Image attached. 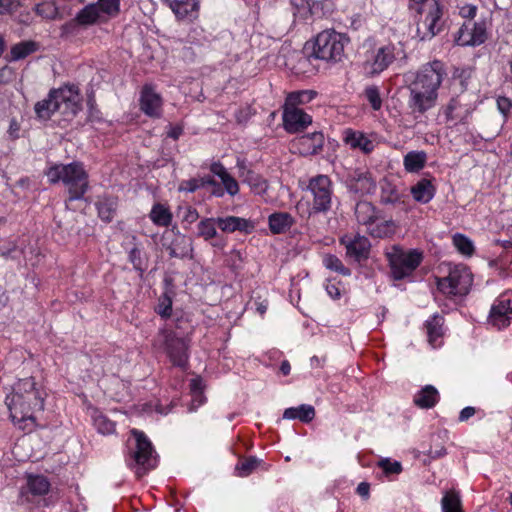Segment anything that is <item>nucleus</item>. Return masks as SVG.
I'll return each mask as SVG.
<instances>
[{"instance_id":"obj_1","label":"nucleus","mask_w":512,"mask_h":512,"mask_svg":"<svg viewBox=\"0 0 512 512\" xmlns=\"http://www.w3.org/2000/svg\"><path fill=\"white\" fill-rule=\"evenodd\" d=\"M446 75L444 65L435 60L424 65L408 85L407 101L411 114L417 118L434 108L438 100V90Z\"/></svg>"},{"instance_id":"obj_2","label":"nucleus","mask_w":512,"mask_h":512,"mask_svg":"<svg viewBox=\"0 0 512 512\" xmlns=\"http://www.w3.org/2000/svg\"><path fill=\"white\" fill-rule=\"evenodd\" d=\"M45 397V391L34 377L20 379L5 398L11 420L20 429H25L28 422L33 426L35 413L44 410Z\"/></svg>"},{"instance_id":"obj_3","label":"nucleus","mask_w":512,"mask_h":512,"mask_svg":"<svg viewBox=\"0 0 512 512\" xmlns=\"http://www.w3.org/2000/svg\"><path fill=\"white\" fill-rule=\"evenodd\" d=\"M81 110V96L76 86L52 89L48 96L38 101L34 111L39 119L48 120L59 111L64 117H74Z\"/></svg>"},{"instance_id":"obj_4","label":"nucleus","mask_w":512,"mask_h":512,"mask_svg":"<svg viewBox=\"0 0 512 512\" xmlns=\"http://www.w3.org/2000/svg\"><path fill=\"white\" fill-rule=\"evenodd\" d=\"M51 184L62 182L68 190L69 201L80 200L89 187L88 173L81 162L54 164L45 172Z\"/></svg>"},{"instance_id":"obj_5","label":"nucleus","mask_w":512,"mask_h":512,"mask_svg":"<svg viewBox=\"0 0 512 512\" xmlns=\"http://www.w3.org/2000/svg\"><path fill=\"white\" fill-rule=\"evenodd\" d=\"M409 9L417 13V37L429 41L444 29L443 9L438 0H410Z\"/></svg>"},{"instance_id":"obj_6","label":"nucleus","mask_w":512,"mask_h":512,"mask_svg":"<svg viewBox=\"0 0 512 512\" xmlns=\"http://www.w3.org/2000/svg\"><path fill=\"white\" fill-rule=\"evenodd\" d=\"M130 434L127 464L135 471L136 476L141 478L148 471L156 468L158 462L157 454L144 432L134 428L130 431Z\"/></svg>"},{"instance_id":"obj_7","label":"nucleus","mask_w":512,"mask_h":512,"mask_svg":"<svg viewBox=\"0 0 512 512\" xmlns=\"http://www.w3.org/2000/svg\"><path fill=\"white\" fill-rule=\"evenodd\" d=\"M472 285L473 274L464 264L450 265L446 276L436 277L437 290L451 300L467 296Z\"/></svg>"},{"instance_id":"obj_8","label":"nucleus","mask_w":512,"mask_h":512,"mask_svg":"<svg viewBox=\"0 0 512 512\" xmlns=\"http://www.w3.org/2000/svg\"><path fill=\"white\" fill-rule=\"evenodd\" d=\"M354 215L358 224L366 227V231L375 238H384L395 232L392 220H386L382 211L369 201H359L355 205Z\"/></svg>"},{"instance_id":"obj_9","label":"nucleus","mask_w":512,"mask_h":512,"mask_svg":"<svg viewBox=\"0 0 512 512\" xmlns=\"http://www.w3.org/2000/svg\"><path fill=\"white\" fill-rule=\"evenodd\" d=\"M349 38L334 29H326L318 33L313 46V56L326 62L337 63L344 57V49Z\"/></svg>"},{"instance_id":"obj_10","label":"nucleus","mask_w":512,"mask_h":512,"mask_svg":"<svg viewBox=\"0 0 512 512\" xmlns=\"http://www.w3.org/2000/svg\"><path fill=\"white\" fill-rule=\"evenodd\" d=\"M477 102L478 96L474 92L462 91L440 108V115L449 126L464 125L476 110Z\"/></svg>"},{"instance_id":"obj_11","label":"nucleus","mask_w":512,"mask_h":512,"mask_svg":"<svg viewBox=\"0 0 512 512\" xmlns=\"http://www.w3.org/2000/svg\"><path fill=\"white\" fill-rule=\"evenodd\" d=\"M154 347L163 350L173 365L185 368L189 359V343L186 339L178 337L171 329H160L155 340Z\"/></svg>"},{"instance_id":"obj_12","label":"nucleus","mask_w":512,"mask_h":512,"mask_svg":"<svg viewBox=\"0 0 512 512\" xmlns=\"http://www.w3.org/2000/svg\"><path fill=\"white\" fill-rule=\"evenodd\" d=\"M391 275L395 280H402L416 270L422 262V253L417 250L404 251L398 246H393L386 253Z\"/></svg>"},{"instance_id":"obj_13","label":"nucleus","mask_w":512,"mask_h":512,"mask_svg":"<svg viewBox=\"0 0 512 512\" xmlns=\"http://www.w3.org/2000/svg\"><path fill=\"white\" fill-rule=\"evenodd\" d=\"M308 190L313 196L312 210L326 213L332 207L333 182L327 175H317L309 180Z\"/></svg>"},{"instance_id":"obj_14","label":"nucleus","mask_w":512,"mask_h":512,"mask_svg":"<svg viewBox=\"0 0 512 512\" xmlns=\"http://www.w3.org/2000/svg\"><path fill=\"white\" fill-rule=\"evenodd\" d=\"M395 58L394 45H383L367 52L364 69L371 76L378 75L386 70L394 62Z\"/></svg>"},{"instance_id":"obj_15","label":"nucleus","mask_w":512,"mask_h":512,"mask_svg":"<svg viewBox=\"0 0 512 512\" xmlns=\"http://www.w3.org/2000/svg\"><path fill=\"white\" fill-rule=\"evenodd\" d=\"M512 320V291L500 294L493 302L488 322L497 329L508 327Z\"/></svg>"},{"instance_id":"obj_16","label":"nucleus","mask_w":512,"mask_h":512,"mask_svg":"<svg viewBox=\"0 0 512 512\" xmlns=\"http://www.w3.org/2000/svg\"><path fill=\"white\" fill-rule=\"evenodd\" d=\"M487 39L486 23L484 21H466L455 34L454 41L459 46H479Z\"/></svg>"},{"instance_id":"obj_17","label":"nucleus","mask_w":512,"mask_h":512,"mask_svg":"<svg viewBox=\"0 0 512 512\" xmlns=\"http://www.w3.org/2000/svg\"><path fill=\"white\" fill-rule=\"evenodd\" d=\"M282 122L287 133L295 134L303 132L312 124V116L303 109L282 106Z\"/></svg>"},{"instance_id":"obj_18","label":"nucleus","mask_w":512,"mask_h":512,"mask_svg":"<svg viewBox=\"0 0 512 512\" xmlns=\"http://www.w3.org/2000/svg\"><path fill=\"white\" fill-rule=\"evenodd\" d=\"M346 186L352 193L367 195L375 192L376 180L368 170L356 169L347 176Z\"/></svg>"},{"instance_id":"obj_19","label":"nucleus","mask_w":512,"mask_h":512,"mask_svg":"<svg viewBox=\"0 0 512 512\" xmlns=\"http://www.w3.org/2000/svg\"><path fill=\"white\" fill-rule=\"evenodd\" d=\"M340 244L346 249V256L356 262L365 260L369 256L370 241L365 236L346 234L340 238Z\"/></svg>"},{"instance_id":"obj_20","label":"nucleus","mask_w":512,"mask_h":512,"mask_svg":"<svg viewBox=\"0 0 512 512\" xmlns=\"http://www.w3.org/2000/svg\"><path fill=\"white\" fill-rule=\"evenodd\" d=\"M162 97L151 85H144L139 98L140 110L148 117L160 118L162 115Z\"/></svg>"},{"instance_id":"obj_21","label":"nucleus","mask_w":512,"mask_h":512,"mask_svg":"<svg viewBox=\"0 0 512 512\" xmlns=\"http://www.w3.org/2000/svg\"><path fill=\"white\" fill-rule=\"evenodd\" d=\"M324 135L322 132L304 134L294 140L293 145L302 156H313L319 154L324 146Z\"/></svg>"},{"instance_id":"obj_22","label":"nucleus","mask_w":512,"mask_h":512,"mask_svg":"<svg viewBox=\"0 0 512 512\" xmlns=\"http://www.w3.org/2000/svg\"><path fill=\"white\" fill-rule=\"evenodd\" d=\"M343 141L351 149H358L364 154H370L375 149V142L365 133L347 128L343 131Z\"/></svg>"},{"instance_id":"obj_23","label":"nucleus","mask_w":512,"mask_h":512,"mask_svg":"<svg viewBox=\"0 0 512 512\" xmlns=\"http://www.w3.org/2000/svg\"><path fill=\"white\" fill-rule=\"evenodd\" d=\"M217 226L225 233L239 231L245 234L252 233L256 227L252 220L237 216L217 217Z\"/></svg>"},{"instance_id":"obj_24","label":"nucleus","mask_w":512,"mask_h":512,"mask_svg":"<svg viewBox=\"0 0 512 512\" xmlns=\"http://www.w3.org/2000/svg\"><path fill=\"white\" fill-rule=\"evenodd\" d=\"M172 10L178 20L197 18L199 0H162Z\"/></svg>"},{"instance_id":"obj_25","label":"nucleus","mask_w":512,"mask_h":512,"mask_svg":"<svg viewBox=\"0 0 512 512\" xmlns=\"http://www.w3.org/2000/svg\"><path fill=\"white\" fill-rule=\"evenodd\" d=\"M295 222V218L288 212H274L268 217V225L272 234H285Z\"/></svg>"},{"instance_id":"obj_26","label":"nucleus","mask_w":512,"mask_h":512,"mask_svg":"<svg viewBox=\"0 0 512 512\" xmlns=\"http://www.w3.org/2000/svg\"><path fill=\"white\" fill-rule=\"evenodd\" d=\"M166 250L172 258L189 257L193 251L192 241L185 235L178 233L174 236L171 243L166 246Z\"/></svg>"},{"instance_id":"obj_27","label":"nucleus","mask_w":512,"mask_h":512,"mask_svg":"<svg viewBox=\"0 0 512 512\" xmlns=\"http://www.w3.org/2000/svg\"><path fill=\"white\" fill-rule=\"evenodd\" d=\"M440 400V394L433 385H425L413 397V403L421 409H431Z\"/></svg>"},{"instance_id":"obj_28","label":"nucleus","mask_w":512,"mask_h":512,"mask_svg":"<svg viewBox=\"0 0 512 512\" xmlns=\"http://www.w3.org/2000/svg\"><path fill=\"white\" fill-rule=\"evenodd\" d=\"M102 20L106 19L95 2L83 7L75 16V21L80 26H91Z\"/></svg>"},{"instance_id":"obj_29","label":"nucleus","mask_w":512,"mask_h":512,"mask_svg":"<svg viewBox=\"0 0 512 512\" xmlns=\"http://www.w3.org/2000/svg\"><path fill=\"white\" fill-rule=\"evenodd\" d=\"M436 192V188L430 179L422 178L411 187L413 199L417 202L426 204L430 202Z\"/></svg>"},{"instance_id":"obj_30","label":"nucleus","mask_w":512,"mask_h":512,"mask_svg":"<svg viewBox=\"0 0 512 512\" xmlns=\"http://www.w3.org/2000/svg\"><path fill=\"white\" fill-rule=\"evenodd\" d=\"M427 162V153L423 150L409 151L403 157V166L408 173H418Z\"/></svg>"},{"instance_id":"obj_31","label":"nucleus","mask_w":512,"mask_h":512,"mask_svg":"<svg viewBox=\"0 0 512 512\" xmlns=\"http://www.w3.org/2000/svg\"><path fill=\"white\" fill-rule=\"evenodd\" d=\"M443 325H444V318L437 313L432 315L425 322L428 341L433 347H437L439 345L437 343V341L444 334Z\"/></svg>"},{"instance_id":"obj_32","label":"nucleus","mask_w":512,"mask_h":512,"mask_svg":"<svg viewBox=\"0 0 512 512\" xmlns=\"http://www.w3.org/2000/svg\"><path fill=\"white\" fill-rule=\"evenodd\" d=\"M317 95L314 90H298L287 94L284 107L301 109L300 106L311 102Z\"/></svg>"},{"instance_id":"obj_33","label":"nucleus","mask_w":512,"mask_h":512,"mask_svg":"<svg viewBox=\"0 0 512 512\" xmlns=\"http://www.w3.org/2000/svg\"><path fill=\"white\" fill-rule=\"evenodd\" d=\"M315 417V409L312 405L302 404L298 407H290L285 409L283 413L284 419L294 420L298 419L302 422L308 423Z\"/></svg>"},{"instance_id":"obj_34","label":"nucleus","mask_w":512,"mask_h":512,"mask_svg":"<svg viewBox=\"0 0 512 512\" xmlns=\"http://www.w3.org/2000/svg\"><path fill=\"white\" fill-rule=\"evenodd\" d=\"M149 218L156 226L168 227L172 223L173 215L167 206L156 203L151 208Z\"/></svg>"},{"instance_id":"obj_35","label":"nucleus","mask_w":512,"mask_h":512,"mask_svg":"<svg viewBox=\"0 0 512 512\" xmlns=\"http://www.w3.org/2000/svg\"><path fill=\"white\" fill-rule=\"evenodd\" d=\"M38 44L32 40L21 41L10 49L9 61H18L36 52Z\"/></svg>"},{"instance_id":"obj_36","label":"nucleus","mask_w":512,"mask_h":512,"mask_svg":"<svg viewBox=\"0 0 512 512\" xmlns=\"http://www.w3.org/2000/svg\"><path fill=\"white\" fill-rule=\"evenodd\" d=\"M99 217L105 222H111L114 218L117 201L113 197H102L96 202Z\"/></svg>"},{"instance_id":"obj_37","label":"nucleus","mask_w":512,"mask_h":512,"mask_svg":"<svg viewBox=\"0 0 512 512\" xmlns=\"http://www.w3.org/2000/svg\"><path fill=\"white\" fill-rule=\"evenodd\" d=\"M403 194L399 188L390 181L381 184V202L384 204H396L403 202Z\"/></svg>"},{"instance_id":"obj_38","label":"nucleus","mask_w":512,"mask_h":512,"mask_svg":"<svg viewBox=\"0 0 512 512\" xmlns=\"http://www.w3.org/2000/svg\"><path fill=\"white\" fill-rule=\"evenodd\" d=\"M217 218H204L197 225V235L205 241L212 240L217 236Z\"/></svg>"},{"instance_id":"obj_39","label":"nucleus","mask_w":512,"mask_h":512,"mask_svg":"<svg viewBox=\"0 0 512 512\" xmlns=\"http://www.w3.org/2000/svg\"><path fill=\"white\" fill-rule=\"evenodd\" d=\"M28 489L35 496H42L49 492L50 483L45 476L35 475L28 477Z\"/></svg>"},{"instance_id":"obj_40","label":"nucleus","mask_w":512,"mask_h":512,"mask_svg":"<svg viewBox=\"0 0 512 512\" xmlns=\"http://www.w3.org/2000/svg\"><path fill=\"white\" fill-rule=\"evenodd\" d=\"M92 417L93 424L99 433L109 435L115 432V423L98 410L94 411Z\"/></svg>"},{"instance_id":"obj_41","label":"nucleus","mask_w":512,"mask_h":512,"mask_svg":"<svg viewBox=\"0 0 512 512\" xmlns=\"http://www.w3.org/2000/svg\"><path fill=\"white\" fill-rule=\"evenodd\" d=\"M244 181L251 187L254 193L264 194L268 189V183L259 174L248 171Z\"/></svg>"},{"instance_id":"obj_42","label":"nucleus","mask_w":512,"mask_h":512,"mask_svg":"<svg viewBox=\"0 0 512 512\" xmlns=\"http://www.w3.org/2000/svg\"><path fill=\"white\" fill-rule=\"evenodd\" d=\"M441 505L443 512H463L461 499L455 492H447L441 500Z\"/></svg>"},{"instance_id":"obj_43","label":"nucleus","mask_w":512,"mask_h":512,"mask_svg":"<svg viewBox=\"0 0 512 512\" xmlns=\"http://www.w3.org/2000/svg\"><path fill=\"white\" fill-rule=\"evenodd\" d=\"M323 264L324 266L331 270L335 271L343 276H350L351 270L347 267H345L342 263V261L333 254H327L323 258Z\"/></svg>"},{"instance_id":"obj_44","label":"nucleus","mask_w":512,"mask_h":512,"mask_svg":"<svg viewBox=\"0 0 512 512\" xmlns=\"http://www.w3.org/2000/svg\"><path fill=\"white\" fill-rule=\"evenodd\" d=\"M97 7L106 18H114L120 13V0H97Z\"/></svg>"},{"instance_id":"obj_45","label":"nucleus","mask_w":512,"mask_h":512,"mask_svg":"<svg viewBox=\"0 0 512 512\" xmlns=\"http://www.w3.org/2000/svg\"><path fill=\"white\" fill-rule=\"evenodd\" d=\"M453 244L456 249L465 256H471L474 252L472 241L463 234L454 235Z\"/></svg>"},{"instance_id":"obj_46","label":"nucleus","mask_w":512,"mask_h":512,"mask_svg":"<svg viewBox=\"0 0 512 512\" xmlns=\"http://www.w3.org/2000/svg\"><path fill=\"white\" fill-rule=\"evenodd\" d=\"M155 311L162 318H169L172 314V298L166 293L162 294L158 299Z\"/></svg>"},{"instance_id":"obj_47","label":"nucleus","mask_w":512,"mask_h":512,"mask_svg":"<svg viewBox=\"0 0 512 512\" xmlns=\"http://www.w3.org/2000/svg\"><path fill=\"white\" fill-rule=\"evenodd\" d=\"M364 95L367 99V101L370 103L373 110L378 111L382 107V99L380 96V91L377 86H368L365 91Z\"/></svg>"},{"instance_id":"obj_48","label":"nucleus","mask_w":512,"mask_h":512,"mask_svg":"<svg viewBox=\"0 0 512 512\" xmlns=\"http://www.w3.org/2000/svg\"><path fill=\"white\" fill-rule=\"evenodd\" d=\"M259 464V460L256 457H248L237 464L236 470L238 471V476L246 477L248 476Z\"/></svg>"},{"instance_id":"obj_49","label":"nucleus","mask_w":512,"mask_h":512,"mask_svg":"<svg viewBox=\"0 0 512 512\" xmlns=\"http://www.w3.org/2000/svg\"><path fill=\"white\" fill-rule=\"evenodd\" d=\"M35 12L37 15L45 19H54L57 16V8L53 3L43 2L35 6Z\"/></svg>"},{"instance_id":"obj_50","label":"nucleus","mask_w":512,"mask_h":512,"mask_svg":"<svg viewBox=\"0 0 512 512\" xmlns=\"http://www.w3.org/2000/svg\"><path fill=\"white\" fill-rule=\"evenodd\" d=\"M220 180L227 194L235 196L239 193V184L229 172Z\"/></svg>"},{"instance_id":"obj_51","label":"nucleus","mask_w":512,"mask_h":512,"mask_svg":"<svg viewBox=\"0 0 512 512\" xmlns=\"http://www.w3.org/2000/svg\"><path fill=\"white\" fill-rule=\"evenodd\" d=\"M128 258L135 270L143 272L146 269L141 250L138 247L135 246L129 251Z\"/></svg>"},{"instance_id":"obj_52","label":"nucleus","mask_w":512,"mask_h":512,"mask_svg":"<svg viewBox=\"0 0 512 512\" xmlns=\"http://www.w3.org/2000/svg\"><path fill=\"white\" fill-rule=\"evenodd\" d=\"M379 466L386 474H399L402 471V465L398 461H391L390 459H382Z\"/></svg>"},{"instance_id":"obj_53","label":"nucleus","mask_w":512,"mask_h":512,"mask_svg":"<svg viewBox=\"0 0 512 512\" xmlns=\"http://www.w3.org/2000/svg\"><path fill=\"white\" fill-rule=\"evenodd\" d=\"M477 11V6L472 4H464L459 7V15L468 21H471L475 18Z\"/></svg>"},{"instance_id":"obj_54","label":"nucleus","mask_w":512,"mask_h":512,"mask_svg":"<svg viewBox=\"0 0 512 512\" xmlns=\"http://www.w3.org/2000/svg\"><path fill=\"white\" fill-rule=\"evenodd\" d=\"M200 188H201V186H200L199 178H192V179L182 181L180 184L179 190L192 193Z\"/></svg>"},{"instance_id":"obj_55","label":"nucleus","mask_w":512,"mask_h":512,"mask_svg":"<svg viewBox=\"0 0 512 512\" xmlns=\"http://www.w3.org/2000/svg\"><path fill=\"white\" fill-rule=\"evenodd\" d=\"M18 6V0H0V14L12 13Z\"/></svg>"},{"instance_id":"obj_56","label":"nucleus","mask_w":512,"mask_h":512,"mask_svg":"<svg viewBox=\"0 0 512 512\" xmlns=\"http://www.w3.org/2000/svg\"><path fill=\"white\" fill-rule=\"evenodd\" d=\"M14 78V70L8 65H5L0 68V85L8 84Z\"/></svg>"},{"instance_id":"obj_57","label":"nucleus","mask_w":512,"mask_h":512,"mask_svg":"<svg viewBox=\"0 0 512 512\" xmlns=\"http://www.w3.org/2000/svg\"><path fill=\"white\" fill-rule=\"evenodd\" d=\"M497 107L504 116H507L510 108L512 107L511 100L507 97H499L497 99Z\"/></svg>"},{"instance_id":"obj_58","label":"nucleus","mask_w":512,"mask_h":512,"mask_svg":"<svg viewBox=\"0 0 512 512\" xmlns=\"http://www.w3.org/2000/svg\"><path fill=\"white\" fill-rule=\"evenodd\" d=\"M210 171L213 175L219 177L220 178H223L224 175H226L228 173L227 169L224 167V165L219 162V161H216V162H213L211 165H210Z\"/></svg>"},{"instance_id":"obj_59","label":"nucleus","mask_w":512,"mask_h":512,"mask_svg":"<svg viewBox=\"0 0 512 512\" xmlns=\"http://www.w3.org/2000/svg\"><path fill=\"white\" fill-rule=\"evenodd\" d=\"M199 218V214L197 210L191 206H188L185 208L184 215H183V221L191 224L195 222Z\"/></svg>"},{"instance_id":"obj_60","label":"nucleus","mask_w":512,"mask_h":512,"mask_svg":"<svg viewBox=\"0 0 512 512\" xmlns=\"http://www.w3.org/2000/svg\"><path fill=\"white\" fill-rule=\"evenodd\" d=\"M325 289H326L327 294L332 299L336 300V299H339L341 297V291H340L339 287L335 283H333L331 281H328V283L325 286Z\"/></svg>"},{"instance_id":"obj_61","label":"nucleus","mask_w":512,"mask_h":512,"mask_svg":"<svg viewBox=\"0 0 512 512\" xmlns=\"http://www.w3.org/2000/svg\"><path fill=\"white\" fill-rule=\"evenodd\" d=\"M446 454V449L442 445L431 446L427 451V455L432 459L443 457Z\"/></svg>"},{"instance_id":"obj_62","label":"nucleus","mask_w":512,"mask_h":512,"mask_svg":"<svg viewBox=\"0 0 512 512\" xmlns=\"http://www.w3.org/2000/svg\"><path fill=\"white\" fill-rule=\"evenodd\" d=\"M190 389L194 395L201 396L203 390V383L201 378H193L190 381Z\"/></svg>"},{"instance_id":"obj_63","label":"nucleus","mask_w":512,"mask_h":512,"mask_svg":"<svg viewBox=\"0 0 512 512\" xmlns=\"http://www.w3.org/2000/svg\"><path fill=\"white\" fill-rule=\"evenodd\" d=\"M475 412H476V410L474 407L467 406V407L463 408L459 414V421L460 422L467 421L469 418H471L475 414Z\"/></svg>"},{"instance_id":"obj_64","label":"nucleus","mask_w":512,"mask_h":512,"mask_svg":"<svg viewBox=\"0 0 512 512\" xmlns=\"http://www.w3.org/2000/svg\"><path fill=\"white\" fill-rule=\"evenodd\" d=\"M356 492L359 496L367 499L370 494V485L367 482H361L358 484Z\"/></svg>"}]
</instances>
